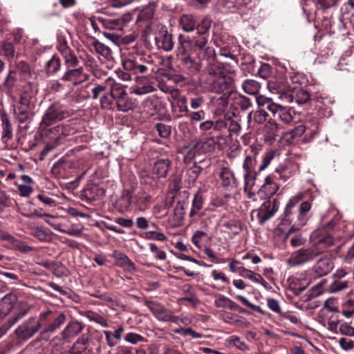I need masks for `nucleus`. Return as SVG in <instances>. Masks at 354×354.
<instances>
[{"mask_svg":"<svg viewBox=\"0 0 354 354\" xmlns=\"http://www.w3.org/2000/svg\"><path fill=\"white\" fill-rule=\"evenodd\" d=\"M333 227L334 223L330 221L315 230L310 236V243L320 254L326 252L329 248L335 245V239L330 232Z\"/></svg>","mask_w":354,"mask_h":354,"instance_id":"nucleus-1","label":"nucleus"},{"mask_svg":"<svg viewBox=\"0 0 354 354\" xmlns=\"http://www.w3.org/2000/svg\"><path fill=\"white\" fill-rule=\"evenodd\" d=\"M15 301L16 297L12 294L6 295L0 300V324L3 323L4 330L2 334H4L6 331L26 315V313H23L12 314L9 316Z\"/></svg>","mask_w":354,"mask_h":354,"instance_id":"nucleus-2","label":"nucleus"},{"mask_svg":"<svg viewBox=\"0 0 354 354\" xmlns=\"http://www.w3.org/2000/svg\"><path fill=\"white\" fill-rule=\"evenodd\" d=\"M39 321L46 322V326L41 332L40 335L42 338L48 339V333H53L66 321V315L60 312L53 310H46L39 315Z\"/></svg>","mask_w":354,"mask_h":354,"instance_id":"nucleus-3","label":"nucleus"},{"mask_svg":"<svg viewBox=\"0 0 354 354\" xmlns=\"http://www.w3.org/2000/svg\"><path fill=\"white\" fill-rule=\"evenodd\" d=\"M71 115L66 106L59 104H53L48 108L40 122V127L45 129Z\"/></svg>","mask_w":354,"mask_h":354,"instance_id":"nucleus-4","label":"nucleus"},{"mask_svg":"<svg viewBox=\"0 0 354 354\" xmlns=\"http://www.w3.org/2000/svg\"><path fill=\"white\" fill-rule=\"evenodd\" d=\"M122 66L124 70L132 74H143L152 70V59L150 56L137 55L133 57L124 59L122 61Z\"/></svg>","mask_w":354,"mask_h":354,"instance_id":"nucleus-5","label":"nucleus"},{"mask_svg":"<svg viewBox=\"0 0 354 354\" xmlns=\"http://www.w3.org/2000/svg\"><path fill=\"white\" fill-rule=\"evenodd\" d=\"M279 202L277 199L266 201L258 209H252L250 213L251 221L254 223L263 225L277 212Z\"/></svg>","mask_w":354,"mask_h":354,"instance_id":"nucleus-6","label":"nucleus"},{"mask_svg":"<svg viewBox=\"0 0 354 354\" xmlns=\"http://www.w3.org/2000/svg\"><path fill=\"white\" fill-rule=\"evenodd\" d=\"M268 113L266 111L258 109L252 111L248 115V132L245 133V145L250 140L255 138L256 133L258 130V126L266 121Z\"/></svg>","mask_w":354,"mask_h":354,"instance_id":"nucleus-7","label":"nucleus"},{"mask_svg":"<svg viewBox=\"0 0 354 354\" xmlns=\"http://www.w3.org/2000/svg\"><path fill=\"white\" fill-rule=\"evenodd\" d=\"M319 255L320 254L311 244L308 248H302L295 251L288 260V263L290 266L303 265L315 260Z\"/></svg>","mask_w":354,"mask_h":354,"instance_id":"nucleus-8","label":"nucleus"},{"mask_svg":"<svg viewBox=\"0 0 354 354\" xmlns=\"http://www.w3.org/2000/svg\"><path fill=\"white\" fill-rule=\"evenodd\" d=\"M40 321L35 318H30L23 322L15 330L18 339L26 340L32 337L40 328Z\"/></svg>","mask_w":354,"mask_h":354,"instance_id":"nucleus-9","label":"nucleus"},{"mask_svg":"<svg viewBox=\"0 0 354 354\" xmlns=\"http://www.w3.org/2000/svg\"><path fill=\"white\" fill-rule=\"evenodd\" d=\"M209 73L215 77L212 85L216 92L220 93L225 91L232 83L231 77L226 75L220 67L210 68Z\"/></svg>","mask_w":354,"mask_h":354,"instance_id":"nucleus-10","label":"nucleus"},{"mask_svg":"<svg viewBox=\"0 0 354 354\" xmlns=\"http://www.w3.org/2000/svg\"><path fill=\"white\" fill-rule=\"evenodd\" d=\"M129 14L120 17H97V21L104 28L109 30H122L125 22L131 20Z\"/></svg>","mask_w":354,"mask_h":354,"instance_id":"nucleus-11","label":"nucleus"},{"mask_svg":"<svg viewBox=\"0 0 354 354\" xmlns=\"http://www.w3.org/2000/svg\"><path fill=\"white\" fill-rule=\"evenodd\" d=\"M104 189L99 185L89 182L82 191V197L86 201L100 199L104 195Z\"/></svg>","mask_w":354,"mask_h":354,"instance_id":"nucleus-12","label":"nucleus"},{"mask_svg":"<svg viewBox=\"0 0 354 354\" xmlns=\"http://www.w3.org/2000/svg\"><path fill=\"white\" fill-rule=\"evenodd\" d=\"M156 44L158 48L166 52L171 51L174 48L172 35L169 34L167 28L162 26L155 37Z\"/></svg>","mask_w":354,"mask_h":354,"instance_id":"nucleus-13","label":"nucleus"},{"mask_svg":"<svg viewBox=\"0 0 354 354\" xmlns=\"http://www.w3.org/2000/svg\"><path fill=\"white\" fill-rule=\"evenodd\" d=\"M334 268L333 259L324 256L320 258L313 267V271L317 277H324L330 273Z\"/></svg>","mask_w":354,"mask_h":354,"instance_id":"nucleus-14","label":"nucleus"},{"mask_svg":"<svg viewBox=\"0 0 354 354\" xmlns=\"http://www.w3.org/2000/svg\"><path fill=\"white\" fill-rule=\"evenodd\" d=\"M88 79V75L84 73L82 68L68 69L63 75L62 80L71 82L74 85H78Z\"/></svg>","mask_w":354,"mask_h":354,"instance_id":"nucleus-15","label":"nucleus"},{"mask_svg":"<svg viewBox=\"0 0 354 354\" xmlns=\"http://www.w3.org/2000/svg\"><path fill=\"white\" fill-rule=\"evenodd\" d=\"M145 305L156 319L161 322H167L171 313V310L166 308L160 303L153 301H147Z\"/></svg>","mask_w":354,"mask_h":354,"instance_id":"nucleus-16","label":"nucleus"},{"mask_svg":"<svg viewBox=\"0 0 354 354\" xmlns=\"http://www.w3.org/2000/svg\"><path fill=\"white\" fill-rule=\"evenodd\" d=\"M279 125L273 120H268L263 128V141L266 144L272 145L278 136Z\"/></svg>","mask_w":354,"mask_h":354,"instance_id":"nucleus-17","label":"nucleus"},{"mask_svg":"<svg viewBox=\"0 0 354 354\" xmlns=\"http://www.w3.org/2000/svg\"><path fill=\"white\" fill-rule=\"evenodd\" d=\"M286 170L283 167L277 169L276 171L279 172V177H270L268 176L265 178V183L263 185V188L268 196L274 195L279 189V185L274 181V179L283 178L281 174Z\"/></svg>","mask_w":354,"mask_h":354,"instance_id":"nucleus-18","label":"nucleus"},{"mask_svg":"<svg viewBox=\"0 0 354 354\" xmlns=\"http://www.w3.org/2000/svg\"><path fill=\"white\" fill-rule=\"evenodd\" d=\"M133 204L138 211H145L149 207L151 202V196L144 190L138 192L133 197Z\"/></svg>","mask_w":354,"mask_h":354,"instance_id":"nucleus-19","label":"nucleus"},{"mask_svg":"<svg viewBox=\"0 0 354 354\" xmlns=\"http://www.w3.org/2000/svg\"><path fill=\"white\" fill-rule=\"evenodd\" d=\"M178 40L176 55L177 57H185L189 51L192 50L194 47L193 40L189 36H185L182 34L178 35Z\"/></svg>","mask_w":354,"mask_h":354,"instance_id":"nucleus-20","label":"nucleus"},{"mask_svg":"<svg viewBox=\"0 0 354 354\" xmlns=\"http://www.w3.org/2000/svg\"><path fill=\"white\" fill-rule=\"evenodd\" d=\"M171 162L168 158H160L156 160L152 169L153 174L158 178H165L167 175Z\"/></svg>","mask_w":354,"mask_h":354,"instance_id":"nucleus-21","label":"nucleus"},{"mask_svg":"<svg viewBox=\"0 0 354 354\" xmlns=\"http://www.w3.org/2000/svg\"><path fill=\"white\" fill-rule=\"evenodd\" d=\"M285 98L288 101V102L292 103L295 102L298 104H302L310 100V95L306 91L302 88H299L290 93L286 94Z\"/></svg>","mask_w":354,"mask_h":354,"instance_id":"nucleus-22","label":"nucleus"},{"mask_svg":"<svg viewBox=\"0 0 354 354\" xmlns=\"http://www.w3.org/2000/svg\"><path fill=\"white\" fill-rule=\"evenodd\" d=\"M245 64L247 65L246 68H252V73L255 72L254 68H258L257 72L260 76L266 78L269 76L270 73V66L268 64H261L260 66H255L254 60L252 56L245 55Z\"/></svg>","mask_w":354,"mask_h":354,"instance_id":"nucleus-23","label":"nucleus"},{"mask_svg":"<svg viewBox=\"0 0 354 354\" xmlns=\"http://www.w3.org/2000/svg\"><path fill=\"white\" fill-rule=\"evenodd\" d=\"M133 196L129 191H124L122 196L118 198L115 203V208L120 213L127 212L132 203Z\"/></svg>","mask_w":354,"mask_h":354,"instance_id":"nucleus-24","label":"nucleus"},{"mask_svg":"<svg viewBox=\"0 0 354 354\" xmlns=\"http://www.w3.org/2000/svg\"><path fill=\"white\" fill-rule=\"evenodd\" d=\"M59 52L64 59L65 65L67 68L75 67L79 64V60L75 53L66 46L62 45L59 48Z\"/></svg>","mask_w":354,"mask_h":354,"instance_id":"nucleus-25","label":"nucleus"},{"mask_svg":"<svg viewBox=\"0 0 354 354\" xmlns=\"http://www.w3.org/2000/svg\"><path fill=\"white\" fill-rule=\"evenodd\" d=\"M113 257L118 266L129 272L136 270L134 263L125 254L115 250L113 253Z\"/></svg>","mask_w":354,"mask_h":354,"instance_id":"nucleus-26","label":"nucleus"},{"mask_svg":"<svg viewBox=\"0 0 354 354\" xmlns=\"http://www.w3.org/2000/svg\"><path fill=\"white\" fill-rule=\"evenodd\" d=\"M89 49L91 52H95L106 59L111 58L112 52L111 48L97 39H93L91 43Z\"/></svg>","mask_w":354,"mask_h":354,"instance_id":"nucleus-27","label":"nucleus"},{"mask_svg":"<svg viewBox=\"0 0 354 354\" xmlns=\"http://www.w3.org/2000/svg\"><path fill=\"white\" fill-rule=\"evenodd\" d=\"M304 125H299L290 131L283 133L281 141L286 145H291L296 138L301 136L305 133Z\"/></svg>","mask_w":354,"mask_h":354,"instance_id":"nucleus-28","label":"nucleus"},{"mask_svg":"<svg viewBox=\"0 0 354 354\" xmlns=\"http://www.w3.org/2000/svg\"><path fill=\"white\" fill-rule=\"evenodd\" d=\"M105 84L106 88H110V93L116 100L127 95L124 86L121 84L115 82L114 80L109 78L106 80Z\"/></svg>","mask_w":354,"mask_h":354,"instance_id":"nucleus-29","label":"nucleus"},{"mask_svg":"<svg viewBox=\"0 0 354 354\" xmlns=\"http://www.w3.org/2000/svg\"><path fill=\"white\" fill-rule=\"evenodd\" d=\"M82 330V324L78 322H70L62 330L61 335L63 339L74 337Z\"/></svg>","mask_w":354,"mask_h":354,"instance_id":"nucleus-30","label":"nucleus"},{"mask_svg":"<svg viewBox=\"0 0 354 354\" xmlns=\"http://www.w3.org/2000/svg\"><path fill=\"white\" fill-rule=\"evenodd\" d=\"M179 22L185 32H190L196 28V19L192 15H183L180 18Z\"/></svg>","mask_w":354,"mask_h":354,"instance_id":"nucleus-31","label":"nucleus"},{"mask_svg":"<svg viewBox=\"0 0 354 354\" xmlns=\"http://www.w3.org/2000/svg\"><path fill=\"white\" fill-rule=\"evenodd\" d=\"M156 10V5L154 3H149L147 6L144 7L139 12L138 20L148 21L153 19Z\"/></svg>","mask_w":354,"mask_h":354,"instance_id":"nucleus-32","label":"nucleus"},{"mask_svg":"<svg viewBox=\"0 0 354 354\" xmlns=\"http://www.w3.org/2000/svg\"><path fill=\"white\" fill-rule=\"evenodd\" d=\"M16 48L12 42L5 41L0 46V54L6 57L8 60L13 59L15 57Z\"/></svg>","mask_w":354,"mask_h":354,"instance_id":"nucleus-33","label":"nucleus"},{"mask_svg":"<svg viewBox=\"0 0 354 354\" xmlns=\"http://www.w3.org/2000/svg\"><path fill=\"white\" fill-rule=\"evenodd\" d=\"M183 63L191 72H198L201 68L199 59L192 57L189 55L185 56L183 58Z\"/></svg>","mask_w":354,"mask_h":354,"instance_id":"nucleus-34","label":"nucleus"},{"mask_svg":"<svg viewBox=\"0 0 354 354\" xmlns=\"http://www.w3.org/2000/svg\"><path fill=\"white\" fill-rule=\"evenodd\" d=\"M220 177L223 186L229 187L235 185L234 174L229 169L223 168L221 172Z\"/></svg>","mask_w":354,"mask_h":354,"instance_id":"nucleus-35","label":"nucleus"},{"mask_svg":"<svg viewBox=\"0 0 354 354\" xmlns=\"http://www.w3.org/2000/svg\"><path fill=\"white\" fill-rule=\"evenodd\" d=\"M134 104L131 98L127 95L117 100V106L118 111L126 112L132 109Z\"/></svg>","mask_w":354,"mask_h":354,"instance_id":"nucleus-36","label":"nucleus"},{"mask_svg":"<svg viewBox=\"0 0 354 354\" xmlns=\"http://www.w3.org/2000/svg\"><path fill=\"white\" fill-rule=\"evenodd\" d=\"M203 207V198L200 194H197L195 195L193 201H192V208L189 212V216L194 217L198 215L199 211L202 209Z\"/></svg>","mask_w":354,"mask_h":354,"instance_id":"nucleus-37","label":"nucleus"},{"mask_svg":"<svg viewBox=\"0 0 354 354\" xmlns=\"http://www.w3.org/2000/svg\"><path fill=\"white\" fill-rule=\"evenodd\" d=\"M17 69L19 73L22 80L28 81L31 76V72L29 66L24 62H19L17 64Z\"/></svg>","mask_w":354,"mask_h":354,"instance_id":"nucleus-38","label":"nucleus"},{"mask_svg":"<svg viewBox=\"0 0 354 354\" xmlns=\"http://www.w3.org/2000/svg\"><path fill=\"white\" fill-rule=\"evenodd\" d=\"M260 88V84L254 80H245V93L252 95H257Z\"/></svg>","mask_w":354,"mask_h":354,"instance_id":"nucleus-39","label":"nucleus"},{"mask_svg":"<svg viewBox=\"0 0 354 354\" xmlns=\"http://www.w3.org/2000/svg\"><path fill=\"white\" fill-rule=\"evenodd\" d=\"M348 288V281L340 280V279H334V281L329 285L328 291L330 292H340L343 290H345Z\"/></svg>","mask_w":354,"mask_h":354,"instance_id":"nucleus-40","label":"nucleus"},{"mask_svg":"<svg viewBox=\"0 0 354 354\" xmlns=\"http://www.w3.org/2000/svg\"><path fill=\"white\" fill-rule=\"evenodd\" d=\"M46 66L48 73H55L60 68V60L57 56L53 55Z\"/></svg>","mask_w":354,"mask_h":354,"instance_id":"nucleus-41","label":"nucleus"},{"mask_svg":"<svg viewBox=\"0 0 354 354\" xmlns=\"http://www.w3.org/2000/svg\"><path fill=\"white\" fill-rule=\"evenodd\" d=\"M212 24V21L210 19L205 17L204 18L201 23L196 26L197 30V34L198 35H205L209 31Z\"/></svg>","mask_w":354,"mask_h":354,"instance_id":"nucleus-42","label":"nucleus"},{"mask_svg":"<svg viewBox=\"0 0 354 354\" xmlns=\"http://www.w3.org/2000/svg\"><path fill=\"white\" fill-rule=\"evenodd\" d=\"M2 139L7 142L12 135V128L8 120L4 119L2 120Z\"/></svg>","mask_w":354,"mask_h":354,"instance_id":"nucleus-43","label":"nucleus"},{"mask_svg":"<svg viewBox=\"0 0 354 354\" xmlns=\"http://www.w3.org/2000/svg\"><path fill=\"white\" fill-rule=\"evenodd\" d=\"M156 129L161 138H167L171 135V128L169 125L158 123L156 125Z\"/></svg>","mask_w":354,"mask_h":354,"instance_id":"nucleus-44","label":"nucleus"},{"mask_svg":"<svg viewBox=\"0 0 354 354\" xmlns=\"http://www.w3.org/2000/svg\"><path fill=\"white\" fill-rule=\"evenodd\" d=\"M207 236V234L201 230H197L192 236V241L193 244H194L195 246H196L198 248H201L202 245V242L204 240L205 238Z\"/></svg>","mask_w":354,"mask_h":354,"instance_id":"nucleus-45","label":"nucleus"},{"mask_svg":"<svg viewBox=\"0 0 354 354\" xmlns=\"http://www.w3.org/2000/svg\"><path fill=\"white\" fill-rule=\"evenodd\" d=\"M15 185L17 186L19 194L24 197L29 196L33 192L32 185L33 184H19L18 183H15Z\"/></svg>","mask_w":354,"mask_h":354,"instance_id":"nucleus-46","label":"nucleus"},{"mask_svg":"<svg viewBox=\"0 0 354 354\" xmlns=\"http://www.w3.org/2000/svg\"><path fill=\"white\" fill-rule=\"evenodd\" d=\"M277 118H279L282 122H283L286 124L290 123L293 120V117L291 115L290 110L287 109L283 106L282 107L281 111H279V113Z\"/></svg>","mask_w":354,"mask_h":354,"instance_id":"nucleus-47","label":"nucleus"},{"mask_svg":"<svg viewBox=\"0 0 354 354\" xmlns=\"http://www.w3.org/2000/svg\"><path fill=\"white\" fill-rule=\"evenodd\" d=\"M33 235L41 241H48L51 239L50 234L47 231L41 228L35 229Z\"/></svg>","mask_w":354,"mask_h":354,"instance_id":"nucleus-48","label":"nucleus"},{"mask_svg":"<svg viewBox=\"0 0 354 354\" xmlns=\"http://www.w3.org/2000/svg\"><path fill=\"white\" fill-rule=\"evenodd\" d=\"M146 238L156 241H164L167 239L165 234L158 231H148L145 233Z\"/></svg>","mask_w":354,"mask_h":354,"instance_id":"nucleus-49","label":"nucleus"},{"mask_svg":"<svg viewBox=\"0 0 354 354\" xmlns=\"http://www.w3.org/2000/svg\"><path fill=\"white\" fill-rule=\"evenodd\" d=\"M126 342L131 343L132 344H136L138 342H143L145 338L143 336L135 333H128L124 337Z\"/></svg>","mask_w":354,"mask_h":354,"instance_id":"nucleus-50","label":"nucleus"},{"mask_svg":"<svg viewBox=\"0 0 354 354\" xmlns=\"http://www.w3.org/2000/svg\"><path fill=\"white\" fill-rule=\"evenodd\" d=\"M155 90L154 87L150 84H145L142 86H138L134 88L133 93L138 95H142L151 93Z\"/></svg>","mask_w":354,"mask_h":354,"instance_id":"nucleus-51","label":"nucleus"},{"mask_svg":"<svg viewBox=\"0 0 354 354\" xmlns=\"http://www.w3.org/2000/svg\"><path fill=\"white\" fill-rule=\"evenodd\" d=\"M201 151L203 153H209L212 151L215 148V142L213 139H208L206 141L198 144Z\"/></svg>","mask_w":354,"mask_h":354,"instance_id":"nucleus-52","label":"nucleus"},{"mask_svg":"<svg viewBox=\"0 0 354 354\" xmlns=\"http://www.w3.org/2000/svg\"><path fill=\"white\" fill-rule=\"evenodd\" d=\"M87 317L89 319V320L93 321L100 324L103 327L108 326V323L104 317L97 314L93 313H88Z\"/></svg>","mask_w":354,"mask_h":354,"instance_id":"nucleus-53","label":"nucleus"},{"mask_svg":"<svg viewBox=\"0 0 354 354\" xmlns=\"http://www.w3.org/2000/svg\"><path fill=\"white\" fill-rule=\"evenodd\" d=\"M106 88V84H98L92 88V98L95 100L101 95L102 96L104 93Z\"/></svg>","mask_w":354,"mask_h":354,"instance_id":"nucleus-54","label":"nucleus"},{"mask_svg":"<svg viewBox=\"0 0 354 354\" xmlns=\"http://www.w3.org/2000/svg\"><path fill=\"white\" fill-rule=\"evenodd\" d=\"M193 44H194V46L198 48L199 49H203L207 43V37L205 35H198L197 37H194L193 39Z\"/></svg>","mask_w":354,"mask_h":354,"instance_id":"nucleus-55","label":"nucleus"},{"mask_svg":"<svg viewBox=\"0 0 354 354\" xmlns=\"http://www.w3.org/2000/svg\"><path fill=\"white\" fill-rule=\"evenodd\" d=\"M245 278L249 279L251 281L257 283H261L262 281H265L263 278L257 273H255L251 270H247L245 268Z\"/></svg>","mask_w":354,"mask_h":354,"instance_id":"nucleus-56","label":"nucleus"},{"mask_svg":"<svg viewBox=\"0 0 354 354\" xmlns=\"http://www.w3.org/2000/svg\"><path fill=\"white\" fill-rule=\"evenodd\" d=\"M226 124L229 127L228 128L230 133H237L241 129V123L235 120H227Z\"/></svg>","mask_w":354,"mask_h":354,"instance_id":"nucleus-57","label":"nucleus"},{"mask_svg":"<svg viewBox=\"0 0 354 354\" xmlns=\"http://www.w3.org/2000/svg\"><path fill=\"white\" fill-rule=\"evenodd\" d=\"M274 154L275 152L274 151H270L269 152L266 153L262 160V163L259 167V171L264 169L268 166L271 160L274 158Z\"/></svg>","mask_w":354,"mask_h":354,"instance_id":"nucleus-58","label":"nucleus"},{"mask_svg":"<svg viewBox=\"0 0 354 354\" xmlns=\"http://www.w3.org/2000/svg\"><path fill=\"white\" fill-rule=\"evenodd\" d=\"M324 306L330 312H338L337 300L335 298H328L326 299Z\"/></svg>","mask_w":354,"mask_h":354,"instance_id":"nucleus-59","label":"nucleus"},{"mask_svg":"<svg viewBox=\"0 0 354 354\" xmlns=\"http://www.w3.org/2000/svg\"><path fill=\"white\" fill-rule=\"evenodd\" d=\"M113 99H115L112 95L104 93L100 99L101 106L104 109H110Z\"/></svg>","mask_w":354,"mask_h":354,"instance_id":"nucleus-60","label":"nucleus"},{"mask_svg":"<svg viewBox=\"0 0 354 354\" xmlns=\"http://www.w3.org/2000/svg\"><path fill=\"white\" fill-rule=\"evenodd\" d=\"M258 197L257 196L252 192H249L248 193V199L245 201V205L248 207H254L258 205Z\"/></svg>","mask_w":354,"mask_h":354,"instance_id":"nucleus-61","label":"nucleus"},{"mask_svg":"<svg viewBox=\"0 0 354 354\" xmlns=\"http://www.w3.org/2000/svg\"><path fill=\"white\" fill-rule=\"evenodd\" d=\"M267 305L272 311L276 313L281 314L280 305L276 299L268 298L267 299Z\"/></svg>","mask_w":354,"mask_h":354,"instance_id":"nucleus-62","label":"nucleus"},{"mask_svg":"<svg viewBox=\"0 0 354 354\" xmlns=\"http://www.w3.org/2000/svg\"><path fill=\"white\" fill-rule=\"evenodd\" d=\"M15 114L20 123H24L28 117V111L24 106L19 107L17 110L15 111Z\"/></svg>","mask_w":354,"mask_h":354,"instance_id":"nucleus-63","label":"nucleus"},{"mask_svg":"<svg viewBox=\"0 0 354 354\" xmlns=\"http://www.w3.org/2000/svg\"><path fill=\"white\" fill-rule=\"evenodd\" d=\"M339 346L344 351H349L354 348V341L342 337L339 340Z\"/></svg>","mask_w":354,"mask_h":354,"instance_id":"nucleus-64","label":"nucleus"}]
</instances>
